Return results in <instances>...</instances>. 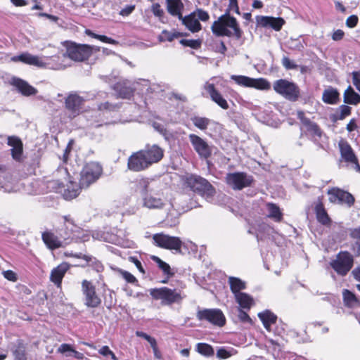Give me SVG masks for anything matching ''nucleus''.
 <instances>
[{"label":"nucleus","instance_id":"1","mask_svg":"<svg viewBox=\"0 0 360 360\" xmlns=\"http://www.w3.org/2000/svg\"><path fill=\"white\" fill-rule=\"evenodd\" d=\"M232 7H236V13L240 14L237 0H229V8L225 13L221 15L212 25V31L217 37H231L234 35L236 39L241 38L243 31L240 28L237 20L231 16L230 12Z\"/></svg>","mask_w":360,"mask_h":360},{"label":"nucleus","instance_id":"2","mask_svg":"<svg viewBox=\"0 0 360 360\" xmlns=\"http://www.w3.org/2000/svg\"><path fill=\"white\" fill-rule=\"evenodd\" d=\"M185 184L208 201L215 194V189L212 185L207 179L198 175L189 174L186 176Z\"/></svg>","mask_w":360,"mask_h":360},{"label":"nucleus","instance_id":"3","mask_svg":"<svg viewBox=\"0 0 360 360\" xmlns=\"http://www.w3.org/2000/svg\"><path fill=\"white\" fill-rule=\"evenodd\" d=\"M149 292L153 300H160L162 306L180 304L184 299L181 290L175 288L167 287L150 288Z\"/></svg>","mask_w":360,"mask_h":360},{"label":"nucleus","instance_id":"4","mask_svg":"<svg viewBox=\"0 0 360 360\" xmlns=\"http://www.w3.org/2000/svg\"><path fill=\"white\" fill-rule=\"evenodd\" d=\"M65 46L67 58H69L75 61H84L89 59L94 51H100L98 46L78 44L71 41H66Z\"/></svg>","mask_w":360,"mask_h":360},{"label":"nucleus","instance_id":"5","mask_svg":"<svg viewBox=\"0 0 360 360\" xmlns=\"http://www.w3.org/2000/svg\"><path fill=\"white\" fill-rule=\"evenodd\" d=\"M274 90L285 99L295 102L300 96V89L294 82L285 79L276 80L273 84Z\"/></svg>","mask_w":360,"mask_h":360},{"label":"nucleus","instance_id":"6","mask_svg":"<svg viewBox=\"0 0 360 360\" xmlns=\"http://www.w3.org/2000/svg\"><path fill=\"white\" fill-rule=\"evenodd\" d=\"M354 265V257L347 251H340L330 262V267L340 276H345Z\"/></svg>","mask_w":360,"mask_h":360},{"label":"nucleus","instance_id":"7","mask_svg":"<svg viewBox=\"0 0 360 360\" xmlns=\"http://www.w3.org/2000/svg\"><path fill=\"white\" fill-rule=\"evenodd\" d=\"M196 318L200 321H207L213 326L222 327L226 323V318L219 309H198Z\"/></svg>","mask_w":360,"mask_h":360},{"label":"nucleus","instance_id":"8","mask_svg":"<svg viewBox=\"0 0 360 360\" xmlns=\"http://www.w3.org/2000/svg\"><path fill=\"white\" fill-rule=\"evenodd\" d=\"M154 245L156 246L174 250L176 252H181L182 241L179 237L171 236L163 233H155L153 236Z\"/></svg>","mask_w":360,"mask_h":360},{"label":"nucleus","instance_id":"9","mask_svg":"<svg viewBox=\"0 0 360 360\" xmlns=\"http://www.w3.org/2000/svg\"><path fill=\"white\" fill-rule=\"evenodd\" d=\"M102 173L101 166L95 162L86 164L81 172L79 184L82 187L88 188L100 177Z\"/></svg>","mask_w":360,"mask_h":360},{"label":"nucleus","instance_id":"10","mask_svg":"<svg viewBox=\"0 0 360 360\" xmlns=\"http://www.w3.org/2000/svg\"><path fill=\"white\" fill-rule=\"evenodd\" d=\"M226 183L234 190H242L251 186L254 179L252 176L245 172L229 173L226 177Z\"/></svg>","mask_w":360,"mask_h":360},{"label":"nucleus","instance_id":"11","mask_svg":"<svg viewBox=\"0 0 360 360\" xmlns=\"http://www.w3.org/2000/svg\"><path fill=\"white\" fill-rule=\"evenodd\" d=\"M82 292L84 297V304L87 307L96 308L101 304V299L96 293V287L91 281H82Z\"/></svg>","mask_w":360,"mask_h":360},{"label":"nucleus","instance_id":"12","mask_svg":"<svg viewBox=\"0 0 360 360\" xmlns=\"http://www.w3.org/2000/svg\"><path fill=\"white\" fill-rule=\"evenodd\" d=\"M231 79L237 84L245 87H252L259 90H269L270 83L264 78L254 79L243 75H231Z\"/></svg>","mask_w":360,"mask_h":360},{"label":"nucleus","instance_id":"13","mask_svg":"<svg viewBox=\"0 0 360 360\" xmlns=\"http://www.w3.org/2000/svg\"><path fill=\"white\" fill-rule=\"evenodd\" d=\"M64 220V228L60 230L59 235L60 238L63 240L64 243L68 244L71 240L79 238L82 229L74 223L70 216H65Z\"/></svg>","mask_w":360,"mask_h":360},{"label":"nucleus","instance_id":"14","mask_svg":"<svg viewBox=\"0 0 360 360\" xmlns=\"http://www.w3.org/2000/svg\"><path fill=\"white\" fill-rule=\"evenodd\" d=\"M188 139L193 149L201 159L207 160L211 157L212 146L209 145L203 139L194 134H189Z\"/></svg>","mask_w":360,"mask_h":360},{"label":"nucleus","instance_id":"15","mask_svg":"<svg viewBox=\"0 0 360 360\" xmlns=\"http://www.w3.org/2000/svg\"><path fill=\"white\" fill-rule=\"evenodd\" d=\"M85 99L77 93H71L65 98V108L70 112V117H75L79 114Z\"/></svg>","mask_w":360,"mask_h":360},{"label":"nucleus","instance_id":"16","mask_svg":"<svg viewBox=\"0 0 360 360\" xmlns=\"http://www.w3.org/2000/svg\"><path fill=\"white\" fill-rule=\"evenodd\" d=\"M256 22L257 26L262 27H270L276 31H280L285 24V20L281 17H273V16H264L257 15L256 16Z\"/></svg>","mask_w":360,"mask_h":360},{"label":"nucleus","instance_id":"17","mask_svg":"<svg viewBox=\"0 0 360 360\" xmlns=\"http://www.w3.org/2000/svg\"><path fill=\"white\" fill-rule=\"evenodd\" d=\"M143 206L150 210L162 209L165 205V200L162 194L156 192L150 193L142 198Z\"/></svg>","mask_w":360,"mask_h":360},{"label":"nucleus","instance_id":"18","mask_svg":"<svg viewBox=\"0 0 360 360\" xmlns=\"http://www.w3.org/2000/svg\"><path fill=\"white\" fill-rule=\"evenodd\" d=\"M141 151L149 167L161 160L164 154L163 150L157 145L146 146Z\"/></svg>","mask_w":360,"mask_h":360},{"label":"nucleus","instance_id":"19","mask_svg":"<svg viewBox=\"0 0 360 360\" xmlns=\"http://www.w3.org/2000/svg\"><path fill=\"white\" fill-rule=\"evenodd\" d=\"M127 167L133 172H141L149 167L141 150L134 153L128 158Z\"/></svg>","mask_w":360,"mask_h":360},{"label":"nucleus","instance_id":"20","mask_svg":"<svg viewBox=\"0 0 360 360\" xmlns=\"http://www.w3.org/2000/svg\"><path fill=\"white\" fill-rule=\"evenodd\" d=\"M66 60L67 56L65 53L61 55L44 57L43 63L45 64L43 68H48L56 70H64L68 66L65 63Z\"/></svg>","mask_w":360,"mask_h":360},{"label":"nucleus","instance_id":"21","mask_svg":"<svg viewBox=\"0 0 360 360\" xmlns=\"http://www.w3.org/2000/svg\"><path fill=\"white\" fill-rule=\"evenodd\" d=\"M11 84L17 89L19 93L25 96H34L38 92L36 88L30 85L26 81L20 78H12Z\"/></svg>","mask_w":360,"mask_h":360},{"label":"nucleus","instance_id":"22","mask_svg":"<svg viewBox=\"0 0 360 360\" xmlns=\"http://www.w3.org/2000/svg\"><path fill=\"white\" fill-rule=\"evenodd\" d=\"M204 89L209 94L212 101L216 103L222 109L226 110L229 108V104L221 94L216 89L213 84L206 82L204 85Z\"/></svg>","mask_w":360,"mask_h":360},{"label":"nucleus","instance_id":"23","mask_svg":"<svg viewBox=\"0 0 360 360\" xmlns=\"http://www.w3.org/2000/svg\"><path fill=\"white\" fill-rule=\"evenodd\" d=\"M70 269V265L67 262H62L56 268L53 269L50 274V280L58 288L61 287L62 280L65 273Z\"/></svg>","mask_w":360,"mask_h":360},{"label":"nucleus","instance_id":"24","mask_svg":"<svg viewBox=\"0 0 360 360\" xmlns=\"http://www.w3.org/2000/svg\"><path fill=\"white\" fill-rule=\"evenodd\" d=\"M157 182L148 178H141L136 181V189L139 191L142 198L150 193H154Z\"/></svg>","mask_w":360,"mask_h":360},{"label":"nucleus","instance_id":"25","mask_svg":"<svg viewBox=\"0 0 360 360\" xmlns=\"http://www.w3.org/2000/svg\"><path fill=\"white\" fill-rule=\"evenodd\" d=\"M113 89L117 96L122 98L129 99L134 94V89L127 81L118 82L113 86Z\"/></svg>","mask_w":360,"mask_h":360},{"label":"nucleus","instance_id":"26","mask_svg":"<svg viewBox=\"0 0 360 360\" xmlns=\"http://www.w3.org/2000/svg\"><path fill=\"white\" fill-rule=\"evenodd\" d=\"M41 238L45 245L51 250L57 249L65 244L60 237L58 238L50 231L44 232L41 235Z\"/></svg>","mask_w":360,"mask_h":360},{"label":"nucleus","instance_id":"27","mask_svg":"<svg viewBox=\"0 0 360 360\" xmlns=\"http://www.w3.org/2000/svg\"><path fill=\"white\" fill-rule=\"evenodd\" d=\"M13 61H20L23 63L35 65L37 67L43 68L45 63L43 60L37 56H33L28 53H24L19 56L12 58Z\"/></svg>","mask_w":360,"mask_h":360},{"label":"nucleus","instance_id":"28","mask_svg":"<svg viewBox=\"0 0 360 360\" xmlns=\"http://www.w3.org/2000/svg\"><path fill=\"white\" fill-rule=\"evenodd\" d=\"M8 145L12 147L11 149L12 158L16 161H20L23 150L21 140L16 136H9L8 138Z\"/></svg>","mask_w":360,"mask_h":360},{"label":"nucleus","instance_id":"29","mask_svg":"<svg viewBox=\"0 0 360 360\" xmlns=\"http://www.w3.org/2000/svg\"><path fill=\"white\" fill-rule=\"evenodd\" d=\"M195 16V12H193L188 15L185 17L182 16V19L179 20H181L182 24L184 25L191 32H197L201 30L202 26Z\"/></svg>","mask_w":360,"mask_h":360},{"label":"nucleus","instance_id":"30","mask_svg":"<svg viewBox=\"0 0 360 360\" xmlns=\"http://www.w3.org/2000/svg\"><path fill=\"white\" fill-rule=\"evenodd\" d=\"M328 193L338 199L340 202L347 204L349 207L352 206L354 203V196L347 191L337 188L329 191Z\"/></svg>","mask_w":360,"mask_h":360},{"label":"nucleus","instance_id":"31","mask_svg":"<svg viewBox=\"0 0 360 360\" xmlns=\"http://www.w3.org/2000/svg\"><path fill=\"white\" fill-rule=\"evenodd\" d=\"M167 12L172 16L182 19L184 6L181 0H166Z\"/></svg>","mask_w":360,"mask_h":360},{"label":"nucleus","instance_id":"32","mask_svg":"<svg viewBox=\"0 0 360 360\" xmlns=\"http://www.w3.org/2000/svg\"><path fill=\"white\" fill-rule=\"evenodd\" d=\"M304 113L300 112L298 113L299 118L301 119L302 123L306 126L307 130L310 133L313 137L320 138L322 134V131L319 127L315 123L311 122L309 119L303 117Z\"/></svg>","mask_w":360,"mask_h":360},{"label":"nucleus","instance_id":"33","mask_svg":"<svg viewBox=\"0 0 360 360\" xmlns=\"http://www.w3.org/2000/svg\"><path fill=\"white\" fill-rule=\"evenodd\" d=\"M340 151L342 158L347 162L356 161V156L351 146L346 141L339 143Z\"/></svg>","mask_w":360,"mask_h":360},{"label":"nucleus","instance_id":"34","mask_svg":"<svg viewBox=\"0 0 360 360\" xmlns=\"http://www.w3.org/2000/svg\"><path fill=\"white\" fill-rule=\"evenodd\" d=\"M82 188H85L82 187L80 184L77 185L75 182L70 181L67 185V188L64 189L63 196L65 200H72L79 194Z\"/></svg>","mask_w":360,"mask_h":360},{"label":"nucleus","instance_id":"35","mask_svg":"<svg viewBox=\"0 0 360 360\" xmlns=\"http://www.w3.org/2000/svg\"><path fill=\"white\" fill-rule=\"evenodd\" d=\"M235 298L239 304V309L250 310L252 306L254 304L253 298L245 292L236 294Z\"/></svg>","mask_w":360,"mask_h":360},{"label":"nucleus","instance_id":"36","mask_svg":"<svg viewBox=\"0 0 360 360\" xmlns=\"http://www.w3.org/2000/svg\"><path fill=\"white\" fill-rule=\"evenodd\" d=\"M258 317L262 321L264 327L267 330H271V325L275 323L277 316L269 310H265L258 314Z\"/></svg>","mask_w":360,"mask_h":360},{"label":"nucleus","instance_id":"37","mask_svg":"<svg viewBox=\"0 0 360 360\" xmlns=\"http://www.w3.org/2000/svg\"><path fill=\"white\" fill-rule=\"evenodd\" d=\"M344 103L349 105L360 103V95L351 86H349L344 92Z\"/></svg>","mask_w":360,"mask_h":360},{"label":"nucleus","instance_id":"38","mask_svg":"<svg viewBox=\"0 0 360 360\" xmlns=\"http://www.w3.org/2000/svg\"><path fill=\"white\" fill-rule=\"evenodd\" d=\"M342 297L345 305L349 308H356L360 305L356 295L349 290L345 289L342 291Z\"/></svg>","mask_w":360,"mask_h":360},{"label":"nucleus","instance_id":"39","mask_svg":"<svg viewBox=\"0 0 360 360\" xmlns=\"http://www.w3.org/2000/svg\"><path fill=\"white\" fill-rule=\"evenodd\" d=\"M339 93L336 89L330 87L324 90L322 95V100L328 104H335L339 100Z\"/></svg>","mask_w":360,"mask_h":360},{"label":"nucleus","instance_id":"40","mask_svg":"<svg viewBox=\"0 0 360 360\" xmlns=\"http://www.w3.org/2000/svg\"><path fill=\"white\" fill-rule=\"evenodd\" d=\"M266 208L268 210L267 217L274 219L276 222H279L283 219V214L280 208L274 203H267Z\"/></svg>","mask_w":360,"mask_h":360},{"label":"nucleus","instance_id":"41","mask_svg":"<svg viewBox=\"0 0 360 360\" xmlns=\"http://www.w3.org/2000/svg\"><path fill=\"white\" fill-rule=\"evenodd\" d=\"M229 283L231 292L236 296L238 293H242L241 290L245 288V283L244 281L238 278L231 276L229 278Z\"/></svg>","mask_w":360,"mask_h":360},{"label":"nucleus","instance_id":"42","mask_svg":"<svg viewBox=\"0 0 360 360\" xmlns=\"http://www.w3.org/2000/svg\"><path fill=\"white\" fill-rule=\"evenodd\" d=\"M315 212L317 220L323 225H327L330 222V219L323 207L322 203H318L315 207Z\"/></svg>","mask_w":360,"mask_h":360},{"label":"nucleus","instance_id":"43","mask_svg":"<svg viewBox=\"0 0 360 360\" xmlns=\"http://www.w3.org/2000/svg\"><path fill=\"white\" fill-rule=\"evenodd\" d=\"M349 236L356 240L352 245V250L356 256L360 255V226L349 229Z\"/></svg>","mask_w":360,"mask_h":360},{"label":"nucleus","instance_id":"44","mask_svg":"<svg viewBox=\"0 0 360 360\" xmlns=\"http://www.w3.org/2000/svg\"><path fill=\"white\" fill-rule=\"evenodd\" d=\"M75 257L77 258H82L84 260H86L90 266L92 267L93 269H94L96 272H101L103 270V264L96 259V258H94L91 256L82 255V253L75 255Z\"/></svg>","mask_w":360,"mask_h":360},{"label":"nucleus","instance_id":"45","mask_svg":"<svg viewBox=\"0 0 360 360\" xmlns=\"http://www.w3.org/2000/svg\"><path fill=\"white\" fill-rule=\"evenodd\" d=\"M273 232V229L269 225L263 223L259 225L257 232L255 233L257 241L262 240L269 238L271 233Z\"/></svg>","mask_w":360,"mask_h":360},{"label":"nucleus","instance_id":"46","mask_svg":"<svg viewBox=\"0 0 360 360\" xmlns=\"http://www.w3.org/2000/svg\"><path fill=\"white\" fill-rule=\"evenodd\" d=\"M191 121L195 127L202 131L207 129L210 124L214 123L212 120L207 117L199 116L192 117Z\"/></svg>","mask_w":360,"mask_h":360},{"label":"nucleus","instance_id":"47","mask_svg":"<svg viewBox=\"0 0 360 360\" xmlns=\"http://www.w3.org/2000/svg\"><path fill=\"white\" fill-rule=\"evenodd\" d=\"M150 258L158 264V267L162 271L164 274L167 275L168 277L173 276L174 273L172 272L171 267L167 263L162 261L158 256L153 255Z\"/></svg>","mask_w":360,"mask_h":360},{"label":"nucleus","instance_id":"48","mask_svg":"<svg viewBox=\"0 0 360 360\" xmlns=\"http://www.w3.org/2000/svg\"><path fill=\"white\" fill-rule=\"evenodd\" d=\"M196 350L198 353L205 356H211L214 354V349L211 345L207 343H198Z\"/></svg>","mask_w":360,"mask_h":360},{"label":"nucleus","instance_id":"49","mask_svg":"<svg viewBox=\"0 0 360 360\" xmlns=\"http://www.w3.org/2000/svg\"><path fill=\"white\" fill-rule=\"evenodd\" d=\"M181 36H183V34L181 32H169L167 30H163L161 34L160 35L159 39H160V41H172L175 38H178Z\"/></svg>","mask_w":360,"mask_h":360},{"label":"nucleus","instance_id":"50","mask_svg":"<svg viewBox=\"0 0 360 360\" xmlns=\"http://www.w3.org/2000/svg\"><path fill=\"white\" fill-rule=\"evenodd\" d=\"M86 34L87 35H89L93 38L97 39L104 43H108V44H117V41L116 40H115L112 38H110L105 35H100V34H95L89 30H86Z\"/></svg>","mask_w":360,"mask_h":360},{"label":"nucleus","instance_id":"51","mask_svg":"<svg viewBox=\"0 0 360 360\" xmlns=\"http://www.w3.org/2000/svg\"><path fill=\"white\" fill-rule=\"evenodd\" d=\"M180 44L184 46L191 47L193 49H198L201 47L202 40L198 39H182L180 40Z\"/></svg>","mask_w":360,"mask_h":360},{"label":"nucleus","instance_id":"52","mask_svg":"<svg viewBox=\"0 0 360 360\" xmlns=\"http://www.w3.org/2000/svg\"><path fill=\"white\" fill-rule=\"evenodd\" d=\"M236 353V352L233 348L226 349L224 347H221L217 352V356L219 359H228Z\"/></svg>","mask_w":360,"mask_h":360},{"label":"nucleus","instance_id":"53","mask_svg":"<svg viewBox=\"0 0 360 360\" xmlns=\"http://www.w3.org/2000/svg\"><path fill=\"white\" fill-rule=\"evenodd\" d=\"M338 110L340 113L337 115L334 120H343L346 117L349 116L352 112L351 107L346 105H340Z\"/></svg>","mask_w":360,"mask_h":360},{"label":"nucleus","instance_id":"54","mask_svg":"<svg viewBox=\"0 0 360 360\" xmlns=\"http://www.w3.org/2000/svg\"><path fill=\"white\" fill-rule=\"evenodd\" d=\"M98 108L99 110L116 111L120 108V105L105 102L99 104Z\"/></svg>","mask_w":360,"mask_h":360},{"label":"nucleus","instance_id":"55","mask_svg":"<svg viewBox=\"0 0 360 360\" xmlns=\"http://www.w3.org/2000/svg\"><path fill=\"white\" fill-rule=\"evenodd\" d=\"M73 350L74 349L70 345L63 343L58 347V352L63 354L65 355V356L69 357L72 356Z\"/></svg>","mask_w":360,"mask_h":360},{"label":"nucleus","instance_id":"56","mask_svg":"<svg viewBox=\"0 0 360 360\" xmlns=\"http://www.w3.org/2000/svg\"><path fill=\"white\" fill-rule=\"evenodd\" d=\"M120 274H121L122 278L127 282H128L129 283H133V284L138 283V280L136 279V278L133 274L129 273V271H127L124 270H121Z\"/></svg>","mask_w":360,"mask_h":360},{"label":"nucleus","instance_id":"57","mask_svg":"<svg viewBox=\"0 0 360 360\" xmlns=\"http://www.w3.org/2000/svg\"><path fill=\"white\" fill-rule=\"evenodd\" d=\"M282 65L286 70H295L297 68V65H296L287 56L283 57Z\"/></svg>","mask_w":360,"mask_h":360},{"label":"nucleus","instance_id":"58","mask_svg":"<svg viewBox=\"0 0 360 360\" xmlns=\"http://www.w3.org/2000/svg\"><path fill=\"white\" fill-rule=\"evenodd\" d=\"M154 128L161 134L166 139H169L170 136V134L169 131L165 128V127L160 124L155 123L153 124Z\"/></svg>","mask_w":360,"mask_h":360},{"label":"nucleus","instance_id":"59","mask_svg":"<svg viewBox=\"0 0 360 360\" xmlns=\"http://www.w3.org/2000/svg\"><path fill=\"white\" fill-rule=\"evenodd\" d=\"M238 319L244 323H252V319L248 314L246 311L243 310V309H238Z\"/></svg>","mask_w":360,"mask_h":360},{"label":"nucleus","instance_id":"60","mask_svg":"<svg viewBox=\"0 0 360 360\" xmlns=\"http://www.w3.org/2000/svg\"><path fill=\"white\" fill-rule=\"evenodd\" d=\"M359 18L356 15L349 16L346 20V25L349 28H353L356 26Z\"/></svg>","mask_w":360,"mask_h":360},{"label":"nucleus","instance_id":"61","mask_svg":"<svg viewBox=\"0 0 360 360\" xmlns=\"http://www.w3.org/2000/svg\"><path fill=\"white\" fill-rule=\"evenodd\" d=\"M197 13V15H198V20H201V21H207L209 20L210 18V16H209V14L207 11L202 10V9H197L196 10V12H195V14Z\"/></svg>","mask_w":360,"mask_h":360},{"label":"nucleus","instance_id":"62","mask_svg":"<svg viewBox=\"0 0 360 360\" xmlns=\"http://www.w3.org/2000/svg\"><path fill=\"white\" fill-rule=\"evenodd\" d=\"M353 84L355 86L357 90L360 91V72L354 71L352 73Z\"/></svg>","mask_w":360,"mask_h":360},{"label":"nucleus","instance_id":"63","mask_svg":"<svg viewBox=\"0 0 360 360\" xmlns=\"http://www.w3.org/2000/svg\"><path fill=\"white\" fill-rule=\"evenodd\" d=\"M152 11L154 15L161 18L164 15V11L160 8V5L158 3L152 5Z\"/></svg>","mask_w":360,"mask_h":360},{"label":"nucleus","instance_id":"64","mask_svg":"<svg viewBox=\"0 0 360 360\" xmlns=\"http://www.w3.org/2000/svg\"><path fill=\"white\" fill-rule=\"evenodd\" d=\"M15 360H25V351L21 349H18L14 352Z\"/></svg>","mask_w":360,"mask_h":360}]
</instances>
